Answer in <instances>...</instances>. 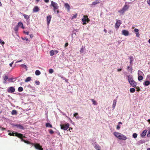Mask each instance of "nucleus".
<instances>
[{
    "mask_svg": "<svg viewBox=\"0 0 150 150\" xmlns=\"http://www.w3.org/2000/svg\"><path fill=\"white\" fill-rule=\"evenodd\" d=\"M51 4L50 6H52L53 7V10L55 13L58 14L59 13V6L58 4L56 3L51 1Z\"/></svg>",
    "mask_w": 150,
    "mask_h": 150,
    "instance_id": "f257e3e1",
    "label": "nucleus"
},
{
    "mask_svg": "<svg viewBox=\"0 0 150 150\" xmlns=\"http://www.w3.org/2000/svg\"><path fill=\"white\" fill-rule=\"evenodd\" d=\"M25 137V136H23V134H22V137L21 138H19L21 139V141L24 142L25 143H27V144H30L31 146H33L36 149H38V144H34L33 143H30L28 141L25 140L23 139V138Z\"/></svg>",
    "mask_w": 150,
    "mask_h": 150,
    "instance_id": "f03ea898",
    "label": "nucleus"
},
{
    "mask_svg": "<svg viewBox=\"0 0 150 150\" xmlns=\"http://www.w3.org/2000/svg\"><path fill=\"white\" fill-rule=\"evenodd\" d=\"M8 134L10 136H16L18 138H21L22 135V134L19 133L17 132L14 133L12 131H11V132L8 133Z\"/></svg>",
    "mask_w": 150,
    "mask_h": 150,
    "instance_id": "7ed1b4c3",
    "label": "nucleus"
},
{
    "mask_svg": "<svg viewBox=\"0 0 150 150\" xmlns=\"http://www.w3.org/2000/svg\"><path fill=\"white\" fill-rule=\"evenodd\" d=\"M60 126L61 129L67 130L69 127V123H67L64 125H60Z\"/></svg>",
    "mask_w": 150,
    "mask_h": 150,
    "instance_id": "20e7f679",
    "label": "nucleus"
},
{
    "mask_svg": "<svg viewBox=\"0 0 150 150\" xmlns=\"http://www.w3.org/2000/svg\"><path fill=\"white\" fill-rule=\"evenodd\" d=\"M82 20L83 22V25L86 24V22H88L90 21L88 18V17L86 16H83V18L82 19Z\"/></svg>",
    "mask_w": 150,
    "mask_h": 150,
    "instance_id": "39448f33",
    "label": "nucleus"
},
{
    "mask_svg": "<svg viewBox=\"0 0 150 150\" xmlns=\"http://www.w3.org/2000/svg\"><path fill=\"white\" fill-rule=\"evenodd\" d=\"M116 22L115 24V27L116 28H118L119 27L121 24V20H116Z\"/></svg>",
    "mask_w": 150,
    "mask_h": 150,
    "instance_id": "423d86ee",
    "label": "nucleus"
},
{
    "mask_svg": "<svg viewBox=\"0 0 150 150\" xmlns=\"http://www.w3.org/2000/svg\"><path fill=\"white\" fill-rule=\"evenodd\" d=\"M100 0H96L95 1L93 2L92 4H90V6L91 7H94L95 5L100 3Z\"/></svg>",
    "mask_w": 150,
    "mask_h": 150,
    "instance_id": "0eeeda50",
    "label": "nucleus"
},
{
    "mask_svg": "<svg viewBox=\"0 0 150 150\" xmlns=\"http://www.w3.org/2000/svg\"><path fill=\"white\" fill-rule=\"evenodd\" d=\"M120 139H122L123 140H125L127 139V137L123 134L121 133V134H120L118 138Z\"/></svg>",
    "mask_w": 150,
    "mask_h": 150,
    "instance_id": "6e6552de",
    "label": "nucleus"
},
{
    "mask_svg": "<svg viewBox=\"0 0 150 150\" xmlns=\"http://www.w3.org/2000/svg\"><path fill=\"white\" fill-rule=\"evenodd\" d=\"M52 18L51 16L49 15L47 16V18H46V20L47 21V24L48 26H49L50 21L51 20Z\"/></svg>",
    "mask_w": 150,
    "mask_h": 150,
    "instance_id": "1a4fd4ad",
    "label": "nucleus"
},
{
    "mask_svg": "<svg viewBox=\"0 0 150 150\" xmlns=\"http://www.w3.org/2000/svg\"><path fill=\"white\" fill-rule=\"evenodd\" d=\"M15 91V89L13 87H10L7 90V91L9 93H13Z\"/></svg>",
    "mask_w": 150,
    "mask_h": 150,
    "instance_id": "9d476101",
    "label": "nucleus"
},
{
    "mask_svg": "<svg viewBox=\"0 0 150 150\" xmlns=\"http://www.w3.org/2000/svg\"><path fill=\"white\" fill-rule=\"evenodd\" d=\"M92 145L93 146L94 148L96 149H98L100 148V147L99 145L96 142H93L92 143Z\"/></svg>",
    "mask_w": 150,
    "mask_h": 150,
    "instance_id": "9b49d317",
    "label": "nucleus"
},
{
    "mask_svg": "<svg viewBox=\"0 0 150 150\" xmlns=\"http://www.w3.org/2000/svg\"><path fill=\"white\" fill-rule=\"evenodd\" d=\"M122 34L125 36H127L129 35V33L127 30H123L122 31Z\"/></svg>",
    "mask_w": 150,
    "mask_h": 150,
    "instance_id": "f8f14e48",
    "label": "nucleus"
},
{
    "mask_svg": "<svg viewBox=\"0 0 150 150\" xmlns=\"http://www.w3.org/2000/svg\"><path fill=\"white\" fill-rule=\"evenodd\" d=\"M128 80L129 83L132 82V81H134L132 76L129 75L127 76Z\"/></svg>",
    "mask_w": 150,
    "mask_h": 150,
    "instance_id": "ddd939ff",
    "label": "nucleus"
},
{
    "mask_svg": "<svg viewBox=\"0 0 150 150\" xmlns=\"http://www.w3.org/2000/svg\"><path fill=\"white\" fill-rule=\"evenodd\" d=\"M130 85H131L132 87L135 88L137 86V83L135 82L134 80L132 81V82H130L129 83Z\"/></svg>",
    "mask_w": 150,
    "mask_h": 150,
    "instance_id": "4468645a",
    "label": "nucleus"
},
{
    "mask_svg": "<svg viewBox=\"0 0 150 150\" xmlns=\"http://www.w3.org/2000/svg\"><path fill=\"white\" fill-rule=\"evenodd\" d=\"M64 7L68 11H69L70 10V6L67 3H64Z\"/></svg>",
    "mask_w": 150,
    "mask_h": 150,
    "instance_id": "2eb2a0df",
    "label": "nucleus"
},
{
    "mask_svg": "<svg viewBox=\"0 0 150 150\" xmlns=\"http://www.w3.org/2000/svg\"><path fill=\"white\" fill-rule=\"evenodd\" d=\"M14 126H16L17 128L21 130H23L24 129V127L21 125L16 124Z\"/></svg>",
    "mask_w": 150,
    "mask_h": 150,
    "instance_id": "dca6fc26",
    "label": "nucleus"
},
{
    "mask_svg": "<svg viewBox=\"0 0 150 150\" xmlns=\"http://www.w3.org/2000/svg\"><path fill=\"white\" fill-rule=\"evenodd\" d=\"M17 26L18 27H21L23 29H24L25 28L23 26V24L21 22H19Z\"/></svg>",
    "mask_w": 150,
    "mask_h": 150,
    "instance_id": "f3484780",
    "label": "nucleus"
},
{
    "mask_svg": "<svg viewBox=\"0 0 150 150\" xmlns=\"http://www.w3.org/2000/svg\"><path fill=\"white\" fill-rule=\"evenodd\" d=\"M117 103V100L116 99H114L113 101V104L112 105V108L113 109H114Z\"/></svg>",
    "mask_w": 150,
    "mask_h": 150,
    "instance_id": "a211bd4d",
    "label": "nucleus"
},
{
    "mask_svg": "<svg viewBox=\"0 0 150 150\" xmlns=\"http://www.w3.org/2000/svg\"><path fill=\"white\" fill-rule=\"evenodd\" d=\"M129 59H130V65L132 66V63L134 61L133 57L132 56H131L129 57Z\"/></svg>",
    "mask_w": 150,
    "mask_h": 150,
    "instance_id": "6ab92c4d",
    "label": "nucleus"
},
{
    "mask_svg": "<svg viewBox=\"0 0 150 150\" xmlns=\"http://www.w3.org/2000/svg\"><path fill=\"white\" fill-rule=\"evenodd\" d=\"M113 134L115 137L118 138L120 135L121 134V133L117 132H115L113 133Z\"/></svg>",
    "mask_w": 150,
    "mask_h": 150,
    "instance_id": "aec40b11",
    "label": "nucleus"
},
{
    "mask_svg": "<svg viewBox=\"0 0 150 150\" xmlns=\"http://www.w3.org/2000/svg\"><path fill=\"white\" fill-rule=\"evenodd\" d=\"M147 131V130L146 129L144 130L141 134V136L142 137L145 136L146 134Z\"/></svg>",
    "mask_w": 150,
    "mask_h": 150,
    "instance_id": "412c9836",
    "label": "nucleus"
},
{
    "mask_svg": "<svg viewBox=\"0 0 150 150\" xmlns=\"http://www.w3.org/2000/svg\"><path fill=\"white\" fill-rule=\"evenodd\" d=\"M127 70L129 72H130L131 73H132V67L128 66L127 67Z\"/></svg>",
    "mask_w": 150,
    "mask_h": 150,
    "instance_id": "4be33fe9",
    "label": "nucleus"
},
{
    "mask_svg": "<svg viewBox=\"0 0 150 150\" xmlns=\"http://www.w3.org/2000/svg\"><path fill=\"white\" fill-rule=\"evenodd\" d=\"M150 84V81H146L144 82V85L145 86H147L149 85Z\"/></svg>",
    "mask_w": 150,
    "mask_h": 150,
    "instance_id": "5701e85b",
    "label": "nucleus"
},
{
    "mask_svg": "<svg viewBox=\"0 0 150 150\" xmlns=\"http://www.w3.org/2000/svg\"><path fill=\"white\" fill-rule=\"evenodd\" d=\"M85 47L83 46H82L81 47L80 51V52L81 54H82V53H83L84 52V50L85 49Z\"/></svg>",
    "mask_w": 150,
    "mask_h": 150,
    "instance_id": "b1692460",
    "label": "nucleus"
},
{
    "mask_svg": "<svg viewBox=\"0 0 150 150\" xmlns=\"http://www.w3.org/2000/svg\"><path fill=\"white\" fill-rule=\"evenodd\" d=\"M129 7V6L128 5H125L122 8L124 9V11H125L128 9Z\"/></svg>",
    "mask_w": 150,
    "mask_h": 150,
    "instance_id": "393cba45",
    "label": "nucleus"
},
{
    "mask_svg": "<svg viewBox=\"0 0 150 150\" xmlns=\"http://www.w3.org/2000/svg\"><path fill=\"white\" fill-rule=\"evenodd\" d=\"M4 83H6V82L7 80L8 79V76H5L4 77Z\"/></svg>",
    "mask_w": 150,
    "mask_h": 150,
    "instance_id": "a878e982",
    "label": "nucleus"
},
{
    "mask_svg": "<svg viewBox=\"0 0 150 150\" xmlns=\"http://www.w3.org/2000/svg\"><path fill=\"white\" fill-rule=\"evenodd\" d=\"M11 114L12 115H15L17 114V111L16 110H13L11 112Z\"/></svg>",
    "mask_w": 150,
    "mask_h": 150,
    "instance_id": "bb28decb",
    "label": "nucleus"
},
{
    "mask_svg": "<svg viewBox=\"0 0 150 150\" xmlns=\"http://www.w3.org/2000/svg\"><path fill=\"white\" fill-rule=\"evenodd\" d=\"M125 12L123 8L118 11V12L121 14H123Z\"/></svg>",
    "mask_w": 150,
    "mask_h": 150,
    "instance_id": "cd10ccee",
    "label": "nucleus"
},
{
    "mask_svg": "<svg viewBox=\"0 0 150 150\" xmlns=\"http://www.w3.org/2000/svg\"><path fill=\"white\" fill-rule=\"evenodd\" d=\"M20 66L22 68L25 69L26 70H27V66L25 64H22Z\"/></svg>",
    "mask_w": 150,
    "mask_h": 150,
    "instance_id": "c85d7f7f",
    "label": "nucleus"
},
{
    "mask_svg": "<svg viewBox=\"0 0 150 150\" xmlns=\"http://www.w3.org/2000/svg\"><path fill=\"white\" fill-rule=\"evenodd\" d=\"M74 116L76 119H78L79 118L78 115V114L77 112H76L74 114Z\"/></svg>",
    "mask_w": 150,
    "mask_h": 150,
    "instance_id": "c756f323",
    "label": "nucleus"
},
{
    "mask_svg": "<svg viewBox=\"0 0 150 150\" xmlns=\"http://www.w3.org/2000/svg\"><path fill=\"white\" fill-rule=\"evenodd\" d=\"M45 125L47 127H51V128L52 127V125L51 124H50V123H47Z\"/></svg>",
    "mask_w": 150,
    "mask_h": 150,
    "instance_id": "7c9ffc66",
    "label": "nucleus"
},
{
    "mask_svg": "<svg viewBox=\"0 0 150 150\" xmlns=\"http://www.w3.org/2000/svg\"><path fill=\"white\" fill-rule=\"evenodd\" d=\"M144 74L143 73L142 71L140 70H139L138 72V76H142V75H143Z\"/></svg>",
    "mask_w": 150,
    "mask_h": 150,
    "instance_id": "2f4dec72",
    "label": "nucleus"
},
{
    "mask_svg": "<svg viewBox=\"0 0 150 150\" xmlns=\"http://www.w3.org/2000/svg\"><path fill=\"white\" fill-rule=\"evenodd\" d=\"M91 100L93 103V104L94 105H96L97 104V102L93 99H91Z\"/></svg>",
    "mask_w": 150,
    "mask_h": 150,
    "instance_id": "473e14b6",
    "label": "nucleus"
},
{
    "mask_svg": "<svg viewBox=\"0 0 150 150\" xmlns=\"http://www.w3.org/2000/svg\"><path fill=\"white\" fill-rule=\"evenodd\" d=\"M23 16L24 18L27 20L28 19L30 18V16H28L25 14H23Z\"/></svg>",
    "mask_w": 150,
    "mask_h": 150,
    "instance_id": "72a5a7b5",
    "label": "nucleus"
},
{
    "mask_svg": "<svg viewBox=\"0 0 150 150\" xmlns=\"http://www.w3.org/2000/svg\"><path fill=\"white\" fill-rule=\"evenodd\" d=\"M50 54L51 56H53L54 54V50H52L50 51Z\"/></svg>",
    "mask_w": 150,
    "mask_h": 150,
    "instance_id": "f704fd0d",
    "label": "nucleus"
},
{
    "mask_svg": "<svg viewBox=\"0 0 150 150\" xmlns=\"http://www.w3.org/2000/svg\"><path fill=\"white\" fill-rule=\"evenodd\" d=\"M138 80L139 81H141L143 79V77L141 75L138 76Z\"/></svg>",
    "mask_w": 150,
    "mask_h": 150,
    "instance_id": "c9c22d12",
    "label": "nucleus"
},
{
    "mask_svg": "<svg viewBox=\"0 0 150 150\" xmlns=\"http://www.w3.org/2000/svg\"><path fill=\"white\" fill-rule=\"evenodd\" d=\"M135 91V89L134 88H132L130 89V91L131 93H134Z\"/></svg>",
    "mask_w": 150,
    "mask_h": 150,
    "instance_id": "e433bc0d",
    "label": "nucleus"
},
{
    "mask_svg": "<svg viewBox=\"0 0 150 150\" xmlns=\"http://www.w3.org/2000/svg\"><path fill=\"white\" fill-rule=\"evenodd\" d=\"M31 77H27L25 80V82H28L31 80Z\"/></svg>",
    "mask_w": 150,
    "mask_h": 150,
    "instance_id": "4c0bfd02",
    "label": "nucleus"
},
{
    "mask_svg": "<svg viewBox=\"0 0 150 150\" xmlns=\"http://www.w3.org/2000/svg\"><path fill=\"white\" fill-rule=\"evenodd\" d=\"M38 11V6H35L33 9V12H37Z\"/></svg>",
    "mask_w": 150,
    "mask_h": 150,
    "instance_id": "58836bf2",
    "label": "nucleus"
},
{
    "mask_svg": "<svg viewBox=\"0 0 150 150\" xmlns=\"http://www.w3.org/2000/svg\"><path fill=\"white\" fill-rule=\"evenodd\" d=\"M18 91L19 92H21L23 91V88L21 87H19L18 88Z\"/></svg>",
    "mask_w": 150,
    "mask_h": 150,
    "instance_id": "ea45409f",
    "label": "nucleus"
},
{
    "mask_svg": "<svg viewBox=\"0 0 150 150\" xmlns=\"http://www.w3.org/2000/svg\"><path fill=\"white\" fill-rule=\"evenodd\" d=\"M18 27L17 26L14 28V30L16 32H17L18 30Z\"/></svg>",
    "mask_w": 150,
    "mask_h": 150,
    "instance_id": "a19ab883",
    "label": "nucleus"
},
{
    "mask_svg": "<svg viewBox=\"0 0 150 150\" xmlns=\"http://www.w3.org/2000/svg\"><path fill=\"white\" fill-rule=\"evenodd\" d=\"M38 150H43V149L42 148L41 146L39 144H38Z\"/></svg>",
    "mask_w": 150,
    "mask_h": 150,
    "instance_id": "79ce46f5",
    "label": "nucleus"
},
{
    "mask_svg": "<svg viewBox=\"0 0 150 150\" xmlns=\"http://www.w3.org/2000/svg\"><path fill=\"white\" fill-rule=\"evenodd\" d=\"M137 134L136 133H134L132 135L133 137L134 138H137Z\"/></svg>",
    "mask_w": 150,
    "mask_h": 150,
    "instance_id": "37998d69",
    "label": "nucleus"
},
{
    "mask_svg": "<svg viewBox=\"0 0 150 150\" xmlns=\"http://www.w3.org/2000/svg\"><path fill=\"white\" fill-rule=\"evenodd\" d=\"M54 72V70L53 69H51L49 70V72L50 74H52Z\"/></svg>",
    "mask_w": 150,
    "mask_h": 150,
    "instance_id": "c03bdc74",
    "label": "nucleus"
},
{
    "mask_svg": "<svg viewBox=\"0 0 150 150\" xmlns=\"http://www.w3.org/2000/svg\"><path fill=\"white\" fill-rule=\"evenodd\" d=\"M77 14H76L74 15L73 16H72V19H73L74 18H75L76 17H77Z\"/></svg>",
    "mask_w": 150,
    "mask_h": 150,
    "instance_id": "a18cd8bd",
    "label": "nucleus"
},
{
    "mask_svg": "<svg viewBox=\"0 0 150 150\" xmlns=\"http://www.w3.org/2000/svg\"><path fill=\"white\" fill-rule=\"evenodd\" d=\"M146 79L148 80H150V75H148L147 76Z\"/></svg>",
    "mask_w": 150,
    "mask_h": 150,
    "instance_id": "49530a36",
    "label": "nucleus"
},
{
    "mask_svg": "<svg viewBox=\"0 0 150 150\" xmlns=\"http://www.w3.org/2000/svg\"><path fill=\"white\" fill-rule=\"evenodd\" d=\"M0 43L2 45H3L4 44L5 42L4 41H2L1 39H0Z\"/></svg>",
    "mask_w": 150,
    "mask_h": 150,
    "instance_id": "de8ad7c7",
    "label": "nucleus"
},
{
    "mask_svg": "<svg viewBox=\"0 0 150 150\" xmlns=\"http://www.w3.org/2000/svg\"><path fill=\"white\" fill-rule=\"evenodd\" d=\"M139 31V30L138 29L135 28L134 30V31L136 33H138Z\"/></svg>",
    "mask_w": 150,
    "mask_h": 150,
    "instance_id": "09e8293b",
    "label": "nucleus"
},
{
    "mask_svg": "<svg viewBox=\"0 0 150 150\" xmlns=\"http://www.w3.org/2000/svg\"><path fill=\"white\" fill-rule=\"evenodd\" d=\"M147 136L148 137H150V130L148 132Z\"/></svg>",
    "mask_w": 150,
    "mask_h": 150,
    "instance_id": "8fccbe9b",
    "label": "nucleus"
},
{
    "mask_svg": "<svg viewBox=\"0 0 150 150\" xmlns=\"http://www.w3.org/2000/svg\"><path fill=\"white\" fill-rule=\"evenodd\" d=\"M49 132L51 134H53L54 132V131L52 129H51L50 131Z\"/></svg>",
    "mask_w": 150,
    "mask_h": 150,
    "instance_id": "3c124183",
    "label": "nucleus"
},
{
    "mask_svg": "<svg viewBox=\"0 0 150 150\" xmlns=\"http://www.w3.org/2000/svg\"><path fill=\"white\" fill-rule=\"evenodd\" d=\"M59 76L61 78L63 79H66L64 77L62 76H61V75H59Z\"/></svg>",
    "mask_w": 150,
    "mask_h": 150,
    "instance_id": "603ef678",
    "label": "nucleus"
},
{
    "mask_svg": "<svg viewBox=\"0 0 150 150\" xmlns=\"http://www.w3.org/2000/svg\"><path fill=\"white\" fill-rule=\"evenodd\" d=\"M54 54H57L58 52V51L57 50H54Z\"/></svg>",
    "mask_w": 150,
    "mask_h": 150,
    "instance_id": "864d4df0",
    "label": "nucleus"
},
{
    "mask_svg": "<svg viewBox=\"0 0 150 150\" xmlns=\"http://www.w3.org/2000/svg\"><path fill=\"white\" fill-rule=\"evenodd\" d=\"M147 4L150 6V0H147Z\"/></svg>",
    "mask_w": 150,
    "mask_h": 150,
    "instance_id": "5fc2aeb1",
    "label": "nucleus"
},
{
    "mask_svg": "<svg viewBox=\"0 0 150 150\" xmlns=\"http://www.w3.org/2000/svg\"><path fill=\"white\" fill-rule=\"evenodd\" d=\"M116 128L117 129H119L120 128V127L119 125H117Z\"/></svg>",
    "mask_w": 150,
    "mask_h": 150,
    "instance_id": "6e6d98bb",
    "label": "nucleus"
},
{
    "mask_svg": "<svg viewBox=\"0 0 150 150\" xmlns=\"http://www.w3.org/2000/svg\"><path fill=\"white\" fill-rule=\"evenodd\" d=\"M0 127L1 129L2 130H5L6 129L5 128H4L1 127L0 126Z\"/></svg>",
    "mask_w": 150,
    "mask_h": 150,
    "instance_id": "4d7b16f0",
    "label": "nucleus"
},
{
    "mask_svg": "<svg viewBox=\"0 0 150 150\" xmlns=\"http://www.w3.org/2000/svg\"><path fill=\"white\" fill-rule=\"evenodd\" d=\"M24 33H25V34H27V35H28L29 34V32H25V31H24L23 32Z\"/></svg>",
    "mask_w": 150,
    "mask_h": 150,
    "instance_id": "13d9d810",
    "label": "nucleus"
},
{
    "mask_svg": "<svg viewBox=\"0 0 150 150\" xmlns=\"http://www.w3.org/2000/svg\"><path fill=\"white\" fill-rule=\"evenodd\" d=\"M22 39L23 40H25L26 41H28V39L27 38H22Z\"/></svg>",
    "mask_w": 150,
    "mask_h": 150,
    "instance_id": "bf43d9fd",
    "label": "nucleus"
},
{
    "mask_svg": "<svg viewBox=\"0 0 150 150\" xmlns=\"http://www.w3.org/2000/svg\"><path fill=\"white\" fill-rule=\"evenodd\" d=\"M136 36L137 37H139V33H137L136 34Z\"/></svg>",
    "mask_w": 150,
    "mask_h": 150,
    "instance_id": "052dcab7",
    "label": "nucleus"
},
{
    "mask_svg": "<svg viewBox=\"0 0 150 150\" xmlns=\"http://www.w3.org/2000/svg\"><path fill=\"white\" fill-rule=\"evenodd\" d=\"M13 62H12L10 64H9V65L11 67H12V64H13Z\"/></svg>",
    "mask_w": 150,
    "mask_h": 150,
    "instance_id": "680f3d73",
    "label": "nucleus"
},
{
    "mask_svg": "<svg viewBox=\"0 0 150 150\" xmlns=\"http://www.w3.org/2000/svg\"><path fill=\"white\" fill-rule=\"evenodd\" d=\"M45 2L46 3H48L49 2V0H44Z\"/></svg>",
    "mask_w": 150,
    "mask_h": 150,
    "instance_id": "e2e57ef3",
    "label": "nucleus"
},
{
    "mask_svg": "<svg viewBox=\"0 0 150 150\" xmlns=\"http://www.w3.org/2000/svg\"><path fill=\"white\" fill-rule=\"evenodd\" d=\"M23 61V59H21L20 60H18L17 61L16 63H18L20 62H22Z\"/></svg>",
    "mask_w": 150,
    "mask_h": 150,
    "instance_id": "0e129e2a",
    "label": "nucleus"
},
{
    "mask_svg": "<svg viewBox=\"0 0 150 150\" xmlns=\"http://www.w3.org/2000/svg\"><path fill=\"white\" fill-rule=\"evenodd\" d=\"M122 70V69H117V71H121Z\"/></svg>",
    "mask_w": 150,
    "mask_h": 150,
    "instance_id": "69168bd1",
    "label": "nucleus"
},
{
    "mask_svg": "<svg viewBox=\"0 0 150 150\" xmlns=\"http://www.w3.org/2000/svg\"><path fill=\"white\" fill-rule=\"evenodd\" d=\"M35 74L36 75H38V70H37L35 72Z\"/></svg>",
    "mask_w": 150,
    "mask_h": 150,
    "instance_id": "338daca9",
    "label": "nucleus"
},
{
    "mask_svg": "<svg viewBox=\"0 0 150 150\" xmlns=\"http://www.w3.org/2000/svg\"><path fill=\"white\" fill-rule=\"evenodd\" d=\"M33 34L30 35V38H32L33 37Z\"/></svg>",
    "mask_w": 150,
    "mask_h": 150,
    "instance_id": "774afa93",
    "label": "nucleus"
}]
</instances>
